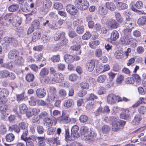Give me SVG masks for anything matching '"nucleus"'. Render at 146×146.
Here are the masks:
<instances>
[{
  "mask_svg": "<svg viewBox=\"0 0 146 146\" xmlns=\"http://www.w3.org/2000/svg\"><path fill=\"white\" fill-rule=\"evenodd\" d=\"M4 19L5 23L4 22L3 24L5 25H8L12 23L13 26L18 27L22 23V19L17 16L7 14L5 16Z\"/></svg>",
  "mask_w": 146,
  "mask_h": 146,
  "instance_id": "f257e3e1",
  "label": "nucleus"
},
{
  "mask_svg": "<svg viewBox=\"0 0 146 146\" xmlns=\"http://www.w3.org/2000/svg\"><path fill=\"white\" fill-rule=\"evenodd\" d=\"M129 99L125 97L121 98L119 96H116L113 94H110L107 97V101L108 103L110 104H113L117 101L118 102L123 101L127 102L129 101Z\"/></svg>",
  "mask_w": 146,
  "mask_h": 146,
  "instance_id": "f03ea898",
  "label": "nucleus"
},
{
  "mask_svg": "<svg viewBox=\"0 0 146 146\" xmlns=\"http://www.w3.org/2000/svg\"><path fill=\"white\" fill-rule=\"evenodd\" d=\"M74 5L78 9L83 11L89 6V3L86 0H75Z\"/></svg>",
  "mask_w": 146,
  "mask_h": 146,
  "instance_id": "7ed1b4c3",
  "label": "nucleus"
},
{
  "mask_svg": "<svg viewBox=\"0 0 146 146\" xmlns=\"http://www.w3.org/2000/svg\"><path fill=\"white\" fill-rule=\"evenodd\" d=\"M20 129L23 130L21 138L22 139L25 140L28 134V125L24 122H21L19 124Z\"/></svg>",
  "mask_w": 146,
  "mask_h": 146,
  "instance_id": "20e7f679",
  "label": "nucleus"
},
{
  "mask_svg": "<svg viewBox=\"0 0 146 146\" xmlns=\"http://www.w3.org/2000/svg\"><path fill=\"white\" fill-rule=\"evenodd\" d=\"M132 24L133 22L130 19H126L125 21L124 24V32H125L126 34V32L128 33V35H129V33H131L132 29L133 28L132 25Z\"/></svg>",
  "mask_w": 146,
  "mask_h": 146,
  "instance_id": "39448f33",
  "label": "nucleus"
},
{
  "mask_svg": "<svg viewBox=\"0 0 146 146\" xmlns=\"http://www.w3.org/2000/svg\"><path fill=\"white\" fill-rule=\"evenodd\" d=\"M43 5L44 6L41 9V11L44 14L48 11L52 5V3L50 0H46L44 1Z\"/></svg>",
  "mask_w": 146,
  "mask_h": 146,
  "instance_id": "423d86ee",
  "label": "nucleus"
},
{
  "mask_svg": "<svg viewBox=\"0 0 146 146\" xmlns=\"http://www.w3.org/2000/svg\"><path fill=\"white\" fill-rule=\"evenodd\" d=\"M79 127L77 125H74L72 128L71 130V137L74 138V139L79 137L80 135L78 131Z\"/></svg>",
  "mask_w": 146,
  "mask_h": 146,
  "instance_id": "0eeeda50",
  "label": "nucleus"
},
{
  "mask_svg": "<svg viewBox=\"0 0 146 146\" xmlns=\"http://www.w3.org/2000/svg\"><path fill=\"white\" fill-rule=\"evenodd\" d=\"M96 136L95 131L94 130H90L89 133L84 136V139L85 140L93 141L95 139Z\"/></svg>",
  "mask_w": 146,
  "mask_h": 146,
  "instance_id": "6e6552de",
  "label": "nucleus"
},
{
  "mask_svg": "<svg viewBox=\"0 0 146 146\" xmlns=\"http://www.w3.org/2000/svg\"><path fill=\"white\" fill-rule=\"evenodd\" d=\"M64 79L63 75L60 73L58 72L53 76L52 81L56 83H60L62 82Z\"/></svg>",
  "mask_w": 146,
  "mask_h": 146,
  "instance_id": "1a4fd4ad",
  "label": "nucleus"
},
{
  "mask_svg": "<svg viewBox=\"0 0 146 146\" xmlns=\"http://www.w3.org/2000/svg\"><path fill=\"white\" fill-rule=\"evenodd\" d=\"M125 33V32H124V36L121 38L120 41L123 44H130V40H130L131 38L130 33H129V35H128V33L126 32V34Z\"/></svg>",
  "mask_w": 146,
  "mask_h": 146,
  "instance_id": "9d476101",
  "label": "nucleus"
},
{
  "mask_svg": "<svg viewBox=\"0 0 146 146\" xmlns=\"http://www.w3.org/2000/svg\"><path fill=\"white\" fill-rule=\"evenodd\" d=\"M67 11L70 15H74L77 13V10L76 7L73 5L69 4L66 7Z\"/></svg>",
  "mask_w": 146,
  "mask_h": 146,
  "instance_id": "9b49d317",
  "label": "nucleus"
},
{
  "mask_svg": "<svg viewBox=\"0 0 146 146\" xmlns=\"http://www.w3.org/2000/svg\"><path fill=\"white\" fill-rule=\"evenodd\" d=\"M64 113H63L62 116L58 118V121L62 123H69L71 121V119L68 115H64Z\"/></svg>",
  "mask_w": 146,
  "mask_h": 146,
  "instance_id": "f8f14e48",
  "label": "nucleus"
},
{
  "mask_svg": "<svg viewBox=\"0 0 146 146\" xmlns=\"http://www.w3.org/2000/svg\"><path fill=\"white\" fill-rule=\"evenodd\" d=\"M98 97L94 94H91L90 96L86 98L87 105L90 106H93L94 104V100L97 99Z\"/></svg>",
  "mask_w": 146,
  "mask_h": 146,
  "instance_id": "ddd939ff",
  "label": "nucleus"
},
{
  "mask_svg": "<svg viewBox=\"0 0 146 146\" xmlns=\"http://www.w3.org/2000/svg\"><path fill=\"white\" fill-rule=\"evenodd\" d=\"M96 61V60L95 59H92L89 60L86 63V68L89 72H92L94 69Z\"/></svg>",
  "mask_w": 146,
  "mask_h": 146,
  "instance_id": "4468645a",
  "label": "nucleus"
},
{
  "mask_svg": "<svg viewBox=\"0 0 146 146\" xmlns=\"http://www.w3.org/2000/svg\"><path fill=\"white\" fill-rule=\"evenodd\" d=\"M37 96L40 98L44 97L46 94V90L43 88H38L36 91Z\"/></svg>",
  "mask_w": 146,
  "mask_h": 146,
  "instance_id": "2eb2a0df",
  "label": "nucleus"
},
{
  "mask_svg": "<svg viewBox=\"0 0 146 146\" xmlns=\"http://www.w3.org/2000/svg\"><path fill=\"white\" fill-rule=\"evenodd\" d=\"M19 52L17 50H13L10 51L9 53L8 57L9 59H13L18 56Z\"/></svg>",
  "mask_w": 146,
  "mask_h": 146,
  "instance_id": "dca6fc26",
  "label": "nucleus"
},
{
  "mask_svg": "<svg viewBox=\"0 0 146 146\" xmlns=\"http://www.w3.org/2000/svg\"><path fill=\"white\" fill-rule=\"evenodd\" d=\"M130 112L127 110H126L121 113L120 115V118L126 120L128 119L130 117Z\"/></svg>",
  "mask_w": 146,
  "mask_h": 146,
  "instance_id": "f3484780",
  "label": "nucleus"
},
{
  "mask_svg": "<svg viewBox=\"0 0 146 146\" xmlns=\"http://www.w3.org/2000/svg\"><path fill=\"white\" fill-rule=\"evenodd\" d=\"M98 13L100 15H105L107 13L108 11L105 7L100 5L98 8Z\"/></svg>",
  "mask_w": 146,
  "mask_h": 146,
  "instance_id": "a211bd4d",
  "label": "nucleus"
},
{
  "mask_svg": "<svg viewBox=\"0 0 146 146\" xmlns=\"http://www.w3.org/2000/svg\"><path fill=\"white\" fill-rule=\"evenodd\" d=\"M108 26L109 28L116 29L117 27V24L115 20L109 19Z\"/></svg>",
  "mask_w": 146,
  "mask_h": 146,
  "instance_id": "6ab92c4d",
  "label": "nucleus"
},
{
  "mask_svg": "<svg viewBox=\"0 0 146 146\" xmlns=\"http://www.w3.org/2000/svg\"><path fill=\"white\" fill-rule=\"evenodd\" d=\"M65 33L64 32L62 33H60L59 32H57L54 35V40L56 41H57L60 38H63L65 37Z\"/></svg>",
  "mask_w": 146,
  "mask_h": 146,
  "instance_id": "aec40b11",
  "label": "nucleus"
},
{
  "mask_svg": "<svg viewBox=\"0 0 146 146\" xmlns=\"http://www.w3.org/2000/svg\"><path fill=\"white\" fill-rule=\"evenodd\" d=\"M24 62V60L22 57L18 56L15 60V64L17 66H21L23 64Z\"/></svg>",
  "mask_w": 146,
  "mask_h": 146,
  "instance_id": "412c9836",
  "label": "nucleus"
},
{
  "mask_svg": "<svg viewBox=\"0 0 146 146\" xmlns=\"http://www.w3.org/2000/svg\"><path fill=\"white\" fill-rule=\"evenodd\" d=\"M106 7L111 11H114L116 9L115 5L112 2H107L105 4Z\"/></svg>",
  "mask_w": 146,
  "mask_h": 146,
  "instance_id": "4be33fe9",
  "label": "nucleus"
},
{
  "mask_svg": "<svg viewBox=\"0 0 146 146\" xmlns=\"http://www.w3.org/2000/svg\"><path fill=\"white\" fill-rule=\"evenodd\" d=\"M137 23L139 26H143L146 25V16H142L140 17L138 19Z\"/></svg>",
  "mask_w": 146,
  "mask_h": 146,
  "instance_id": "5701e85b",
  "label": "nucleus"
},
{
  "mask_svg": "<svg viewBox=\"0 0 146 146\" xmlns=\"http://www.w3.org/2000/svg\"><path fill=\"white\" fill-rule=\"evenodd\" d=\"M9 127L11 131H14L17 133H19L20 132L21 129L19 125H14L11 126Z\"/></svg>",
  "mask_w": 146,
  "mask_h": 146,
  "instance_id": "b1692460",
  "label": "nucleus"
},
{
  "mask_svg": "<svg viewBox=\"0 0 146 146\" xmlns=\"http://www.w3.org/2000/svg\"><path fill=\"white\" fill-rule=\"evenodd\" d=\"M41 36V33L39 32H35L33 35L32 38V41L35 42L39 39Z\"/></svg>",
  "mask_w": 146,
  "mask_h": 146,
  "instance_id": "393cba45",
  "label": "nucleus"
},
{
  "mask_svg": "<svg viewBox=\"0 0 146 146\" xmlns=\"http://www.w3.org/2000/svg\"><path fill=\"white\" fill-rule=\"evenodd\" d=\"M64 59L66 62L67 63H70L73 62L74 58L71 55L66 54L64 56Z\"/></svg>",
  "mask_w": 146,
  "mask_h": 146,
  "instance_id": "a878e982",
  "label": "nucleus"
},
{
  "mask_svg": "<svg viewBox=\"0 0 146 146\" xmlns=\"http://www.w3.org/2000/svg\"><path fill=\"white\" fill-rule=\"evenodd\" d=\"M28 108L27 106L25 104H22L19 107V112L21 114H24L27 111Z\"/></svg>",
  "mask_w": 146,
  "mask_h": 146,
  "instance_id": "bb28decb",
  "label": "nucleus"
},
{
  "mask_svg": "<svg viewBox=\"0 0 146 146\" xmlns=\"http://www.w3.org/2000/svg\"><path fill=\"white\" fill-rule=\"evenodd\" d=\"M123 52L121 50H117L114 53L115 56L117 59H121L123 57Z\"/></svg>",
  "mask_w": 146,
  "mask_h": 146,
  "instance_id": "cd10ccee",
  "label": "nucleus"
},
{
  "mask_svg": "<svg viewBox=\"0 0 146 146\" xmlns=\"http://www.w3.org/2000/svg\"><path fill=\"white\" fill-rule=\"evenodd\" d=\"M38 141L37 143L38 146H45L46 143L45 141V138L44 137H37Z\"/></svg>",
  "mask_w": 146,
  "mask_h": 146,
  "instance_id": "c85d7f7f",
  "label": "nucleus"
},
{
  "mask_svg": "<svg viewBox=\"0 0 146 146\" xmlns=\"http://www.w3.org/2000/svg\"><path fill=\"white\" fill-rule=\"evenodd\" d=\"M119 37V34L117 31H113L111 33L110 38L113 41L116 40Z\"/></svg>",
  "mask_w": 146,
  "mask_h": 146,
  "instance_id": "c756f323",
  "label": "nucleus"
},
{
  "mask_svg": "<svg viewBox=\"0 0 146 146\" xmlns=\"http://www.w3.org/2000/svg\"><path fill=\"white\" fill-rule=\"evenodd\" d=\"M5 138L7 141L11 142L14 140L15 139V136L13 134L9 133L6 135Z\"/></svg>",
  "mask_w": 146,
  "mask_h": 146,
  "instance_id": "7c9ffc66",
  "label": "nucleus"
},
{
  "mask_svg": "<svg viewBox=\"0 0 146 146\" xmlns=\"http://www.w3.org/2000/svg\"><path fill=\"white\" fill-rule=\"evenodd\" d=\"M74 104V102L73 100L71 99H68L64 102V106L67 108L71 107Z\"/></svg>",
  "mask_w": 146,
  "mask_h": 146,
  "instance_id": "2f4dec72",
  "label": "nucleus"
},
{
  "mask_svg": "<svg viewBox=\"0 0 146 146\" xmlns=\"http://www.w3.org/2000/svg\"><path fill=\"white\" fill-rule=\"evenodd\" d=\"M8 110L7 106L5 103H0V111L4 114Z\"/></svg>",
  "mask_w": 146,
  "mask_h": 146,
  "instance_id": "473e14b6",
  "label": "nucleus"
},
{
  "mask_svg": "<svg viewBox=\"0 0 146 146\" xmlns=\"http://www.w3.org/2000/svg\"><path fill=\"white\" fill-rule=\"evenodd\" d=\"M141 120L140 117L139 115H136L133 120L131 124L134 125H138Z\"/></svg>",
  "mask_w": 146,
  "mask_h": 146,
  "instance_id": "72a5a7b5",
  "label": "nucleus"
},
{
  "mask_svg": "<svg viewBox=\"0 0 146 146\" xmlns=\"http://www.w3.org/2000/svg\"><path fill=\"white\" fill-rule=\"evenodd\" d=\"M116 5L120 10L126 9L128 7V5L127 4L121 2H118Z\"/></svg>",
  "mask_w": 146,
  "mask_h": 146,
  "instance_id": "f704fd0d",
  "label": "nucleus"
},
{
  "mask_svg": "<svg viewBox=\"0 0 146 146\" xmlns=\"http://www.w3.org/2000/svg\"><path fill=\"white\" fill-rule=\"evenodd\" d=\"M89 129L87 127L85 126H82L80 129L81 134L85 136L89 132Z\"/></svg>",
  "mask_w": 146,
  "mask_h": 146,
  "instance_id": "c9c22d12",
  "label": "nucleus"
},
{
  "mask_svg": "<svg viewBox=\"0 0 146 146\" xmlns=\"http://www.w3.org/2000/svg\"><path fill=\"white\" fill-rule=\"evenodd\" d=\"M36 98L33 96H31L29 100V103L31 106H34L36 104Z\"/></svg>",
  "mask_w": 146,
  "mask_h": 146,
  "instance_id": "e433bc0d",
  "label": "nucleus"
},
{
  "mask_svg": "<svg viewBox=\"0 0 146 146\" xmlns=\"http://www.w3.org/2000/svg\"><path fill=\"white\" fill-rule=\"evenodd\" d=\"M44 121V124L48 127H51L52 125V120L48 117H45Z\"/></svg>",
  "mask_w": 146,
  "mask_h": 146,
  "instance_id": "4c0bfd02",
  "label": "nucleus"
},
{
  "mask_svg": "<svg viewBox=\"0 0 146 146\" xmlns=\"http://www.w3.org/2000/svg\"><path fill=\"white\" fill-rule=\"evenodd\" d=\"M25 78L26 80L28 82H31L34 80L35 79V76L33 74L29 73L27 74Z\"/></svg>",
  "mask_w": 146,
  "mask_h": 146,
  "instance_id": "58836bf2",
  "label": "nucleus"
},
{
  "mask_svg": "<svg viewBox=\"0 0 146 146\" xmlns=\"http://www.w3.org/2000/svg\"><path fill=\"white\" fill-rule=\"evenodd\" d=\"M31 139H32L34 141L35 140V137H33V139H32V138H30L29 139H28V138L27 137V138L25 140H23L26 142V145L27 146H34L33 143L31 140Z\"/></svg>",
  "mask_w": 146,
  "mask_h": 146,
  "instance_id": "ea45409f",
  "label": "nucleus"
},
{
  "mask_svg": "<svg viewBox=\"0 0 146 146\" xmlns=\"http://www.w3.org/2000/svg\"><path fill=\"white\" fill-rule=\"evenodd\" d=\"M19 5L17 4L11 5L8 7V10L10 12H14L17 10L19 8Z\"/></svg>",
  "mask_w": 146,
  "mask_h": 146,
  "instance_id": "a19ab883",
  "label": "nucleus"
},
{
  "mask_svg": "<svg viewBox=\"0 0 146 146\" xmlns=\"http://www.w3.org/2000/svg\"><path fill=\"white\" fill-rule=\"evenodd\" d=\"M0 94L1 95L7 97L9 94L8 90L5 88H0Z\"/></svg>",
  "mask_w": 146,
  "mask_h": 146,
  "instance_id": "79ce46f5",
  "label": "nucleus"
},
{
  "mask_svg": "<svg viewBox=\"0 0 146 146\" xmlns=\"http://www.w3.org/2000/svg\"><path fill=\"white\" fill-rule=\"evenodd\" d=\"M99 44L100 42L98 40L93 41L90 42L89 45L91 48H95Z\"/></svg>",
  "mask_w": 146,
  "mask_h": 146,
  "instance_id": "37998d69",
  "label": "nucleus"
},
{
  "mask_svg": "<svg viewBox=\"0 0 146 146\" xmlns=\"http://www.w3.org/2000/svg\"><path fill=\"white\" fill-rule=\"evenodd\" d=\"M112 129L114 131H117L121 129L120 125L117 123H113L112 126Z\"/></svg>",
  "mask_w": 146,
  "mask_h": 146,
  "instance_id": "c03bdc74",
  "label": "nucleus"
},
{
  "mask_svg": "<svg viewBox=\"0 0 146 146\" xmlns=\"http://www.w3.org/2000/svg\"><path fill=\"white\" fill-rule=\"evenodd\" d=\"M115 17L117 21L120 23H122L123 21V20L120 13L118 12H115Z\"/></svg>",
  "mask_w": 146,
  "mask_h": 146,
  "instance_id": "a18cd8bd",
  "label": "nucleus"
},
{
  "mask_svg": "<svg viewBox=\"0 0 146 146\" xmlns=\"http://www.w3.org/2000/svg\"><path fill=\"white\" fill-rule=\"evenodd\" d=\"M50 39V37L49 36L46 35H42L41 38L42 42L43 43H46L49 42Z\"/></svg>",
  "mask_w": 146,
  "mask_h": 146,
  "instance_id": "49530a36",
  "label": "nucleus"
},
{
  "mask_svg": "<svg viewBox=\"0 0 146 146\" xmlns=\"http://www.w3.org/2000/svg\"><path fill=\"white\" fill-rule=\"evenodd\" d=\"M40 26L39 21L36 20L33 21L31 24V26L35 29H38Z\"/></svg>",
  "mask_w": 146,
  "mask_h": 146,
  "instance_id": "de8ad7c7",
  "label": "nucleus"
},
{
  "mask_svg": "<svg viewBox=\"0 0 146 146\" xmlns=\"http://www.w3.org/2000/svg\"><path fill=\"white\" fill-rule=\"evenodd\" d=\"M57 98V94H53L49 95L48 99L50 102H52L55 101Z\"/></svg>",
  "mask_w": 146,
  "mask_h": 146,
  "instance_id": "09e8293b",
  "label": "nucleus"
},
{
  "mask_svg": "<svg viewBox=\"0 0 146 146\" xmlns=\"http://www.w3.org/2000/svg\"><path fill=\"white\" fill-rule=\"evenodd\" d=\"M110 129V127L107 125H104L102 127V131L104 133L106 134L109 132Z\"/></svg>",
  "mask_w": 146,
  "mask_h": 146,
  "instance_id": "8fccbe9b",
  "label": "nucleus"
},
{
  "mask_svg": "<svg viewBox=\"0 0 146 146\" xmlns=\"http://www.w3.org/2000/svg\"><path fill=\"white\" fill-rule=\"evenodd\" d=\"M48 89L49 95L57 94V91L55 87L51 86L49 87Z\"/></svg>",
  "mask_w": 146,
  "mask_h": 146,
  "instance_id": "3c124183",
  "label": "nucleus"
},
{
  "mask_svg": "<svg viewBox=\"0 0 146 146\" xmlns=\"http://www.w3.org/2000/svg\"><path fill=\"white\" fill-rule=\"evenodd\" d=\"M102 50L100 48L96 49L95 52V54L96 57L98 58L101 57L102 55Z\"/></svg>",
  "mask_w": 146,
  "mask_h": 146,
  "instance_id": "603ef678",
  "label": "nucleus"
},
{
  "mask_svg": "<svg viewBox=\"0 0 146 146\" xmlns=\"http://www.w3.org/2000/svg\"><path fill=\"white\" fill-rule=\"evenodd\" d=\"M106 78V76L102 75L99 76L97 78V80L100 83H103L104 82Z\"/></svg>",
  "mask_w": 146,
  "mask_h": 146,
  "instance_id": "864d4df0",
  "label": "nucleus"
},
{
  "mask_svg": "<svg viewBox=\"0 0 146 146\" xmlns=\"http://www.w3.org/2000/svg\"><path fill=\"white\" fill-rule=\"evenodd\" d=\"M60 60V56L59 55H54L50 58V60L53 62H58Z\"/></svg>",
  "mask_w": 146,
  "mask_h": 146,
  "instance_id": "5fc2aeb1",
  "label": "nucleus"
},
{
  "mask_svg": "<svg viewBox=\"0 0 146 146\" xmlns=\"http://www.w3.org/2000/svg\"><path fill=\"white\" fill-rule=\"evenodd\" d=\"M9 72L7 70H4L1 72V75L3 78H8V76Z\"/></svg>",
  "mask_w": 146,
  "mask_h": 146,
  "instance_id": "6e6d98bb",
  "label": "nucleus"
},
{
  "mask_svg": "<svg viewBox=\"0 0 146 146\" xmlns=\"http://www.w3.org/2000/svg\"><path fill=\"white\" fill-rule=\"evenodd\" d=\"M88 117L85 115H82L79 117V120L81 123H85L88 121Z\"/></svg>",
  "mask_w": 146,
  "mask_h": 146,
  "instance_id": "4d7b16f0",
  "label": "nucleus"
},
{
  "mask_svg": "<svg viewBox=\"0 0 146 146\" xmlns=\"http://www.w3.org/2000/svg\"><path fill=\"white\" fill-rule=\"evenodd\" d=\"M126 83L129 84H132L134 83L135 81L133 77H129L126 79L125 80Z\"/></svg>",
  "mask_w": 146,
  "mask_h": 146,
  "instance_id": "13d9d810",
  "label": "nucleus"
},
{
  "mask_svg": "<svg viewBox=\"0 0 146 146\" xmlns=\"http://www.w3.org/2000/svg\"><path fill=\"white\" fill-rule=\"evenodd\" d=\"M7 130L6 127L3 125H0V134L3 135L6 133Z\"/></svg>",
  "mask_w": 146,
  "mask_h": 146,
  "instance_id": "bf43d9fd",
  "label": "nucleus"
},
{
  "mask_svg": "<svg viewBox=\"0 0 146 146\" xmlns=\"http://www.w3.org/2000/svg\"><path fill=\"white\" fill-rule=\"evenodd\" d=\"M63 6L61 3H56L54 4V8L56 9L60 10L63 8Z\"/></svg>",
  "mask_w": 146,
  "mask_h": 146,
  "instance_id": "052dcab7",
  "label": "nucleus"
},
{
  "mask_svg": "<svg viewBox=\"0 0 146 146\" xmlns=\"http://www.w3.org/2000/svg\"><path fill=\"white\" fill-rule=\"evenodd\" d=\"M48 70L47 68H44L42 69L41 71L40 75L42 76H44L47 75L48 73Z\"/></svg>",
  "mask_w": 146,
  "mask_h": 146,
  "instance_id": "680f3d73",
  "label": "nucleus"
},
{
  "mask_svg": "<svg viewBox=\"0 0 146 146\" xmlns=\"http://www.w3.org/2000/svg\"><path fill=\"white\" fill-rule=\"evenodd\" d=\"M124 77L122 75H120L118 76L116 80V82L118 84H121L123 81Z\"/></svg>",
  "mask_w": 146,
  "mask_h": 146,
  "instance_id": "e2e57ef3",
  "label": "nucleus"
},
{
  "mask_svg": "<svg viewBox=\"0 0 146 146\" xmlns=\"http://www.w3.org/2000/svg\"><path fill=\"white\" fill-rule=\"evenodd\" d=\"M84 27L82 26H78L76 29V32L77 33L81 34H82L84 31Z\"/></svg>",
  "mask_w": 146,
  "mask_h": 146,
  "instance_id": "0e129e2a",
  "label": "nucleus"
},
{
  "mask_svg": "<svg viewBox=\"0 0 146 146\" xmlns=\"http://www.w3.org/2000/svg\"><path fill=\"white\" fill-rule=\"evenodd\" d=\"M80 86L82 88L85 89H88L89 88L88 84L86 82H82L80 84Z\"/></svg>",
  "mask_w": 146,
  "mask_h": 146,
  "instance_id": "69168bd1",
  "label": "nucleus"
},
{
  "mask_svg": "<svg viewBox=\"0 0 146 146\" xmlns=\"http://www.w3.org/2000/svg\"><path fill=\"white\" fill-rule=\"evenodd\" d=\"M139 113L141 114H143L146 112V108L144 106H141L138 109Z\"/></svg>",
  "mask_w": 146,
  "mask_h": 146,
  "instance_id": "338daca9",
  "label": "nucleus"
},
{
  "mask_svg": "<svg viewBox=\"0 0 146 146\" xmlns=\"http://www.w3.org/2000/svg\"><path fill=\"white\" fill-rule=\"evenodd\" d=\"M59 95L61 97H64L66 95V91L64 89H61L59 91Z\"/></svg>",
  "mask_w": 146,
  "mask_h": 146,
  "instance_id": "774afa93",
  "label": "nucleus"
}]
</instances>
